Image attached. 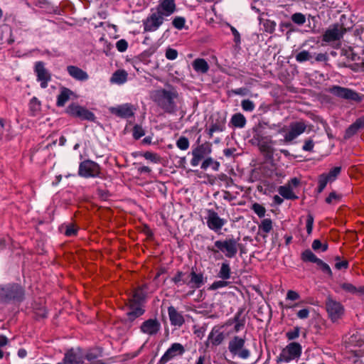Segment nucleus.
<instances>
[{"instance_id":"obj_2","label":"nucleus","mask_w":364,"mask_h":364,"mask_svg":"<svg viewBox=\"0 0 364 364\" xmlns=\"http://www.w3.org/2000/svg\"><path fill=\"white\" fill-rule=\"evenodd\" d=\"M25 297L24 288L17 283H11L0 286V303L21 302Z\"/></svg>"},{"instance_id":"obj_9","label":"nucleus","mask_w":364,"mask_h":364,"mask_svg":"<svg viewBox=\"0 0 364 364\" xmlns=\"http://www.w3.org/2000/svg\"><path fill=\"white\" fill-rule=\"evenodd\" d=\"M212 151V144L205 141L203 144L198 145L193 151V158L191 164L193 166H196L199 164L200 161L205 159Z\"/></svg>"},{"instance_id":"obj_61","label":"nucleus","mask_w":364,"mask_h":364,"mask_svg":"<svg viewBox=\"0 0 364 364\" xmlns=\"http://www.w3.org/2000/svg\"><path fill=\"white\" fill-rule=\"evenodd\" d=\"M85 358L87 360L91 362V364L96 361H101L100 360H97V355L92 352L87 353L85 355Z\"/></svg>"},{"instance_id":"obj_33","label":"nucleus","mask_w":364,"mask_h":364,"mask_svg":"<svg viewBox=\"0 0 364 364\" xmlns=\"http://www.w3.org/2000/svg\"><path fill=\"white\" fill-rule=\"evenodd\" d=\"M362 125L363 121L360 119H358L355 123H353L348 128V129L346 132L345 137L347 138L353 136L358 131V129L362 127Z\"/></svg>"},{"instance_id":"obj_30","label":"nucleus","mask_w":364,"mask_h":364,"mask_svg":"<svg viewBox=\"0 0 364 364\" xmlns=\"http://www.w3.org/2000/svg\"><path fill=\"white\" fill-rule=\"evenodd\" d=\"M127 80V73L124 70H117L115 71L110 79L111 82L122 84Z\"/></svg>"},{"instance_id":"obj_8","label":"nucleus","mask_w":364,"mask_h":364,"mask_svg":"<svg viewBox=\"0 0 364 364\" xmlns=\"http://www.w3.org/2000/svg\"><path fill=\"white\" fill-rule=\"evenodd\" d=\"M66 112L71 117L80 118L81 120L94 121L95 114L87 109L75 103L70 104L66 109Z\"/></svg>"},{"instance_id":"obj_45","label":"nucleus","mask_w":364,"mask_h":364,"mask_svg":"<svg viewBox=\"0 0 364 364\" xmlns=\"http://www.w3.org/2000/svg\"><path fill=\"white\" fill-rule=\"evenodd\" d=\"M184 276H185V273H183V272L178 271V272H177L176 275L171 279V281L175 284H177V285L179 284L181 282H182L183 284H187V282L185 279H183Z\"/></svg>"},{"instance_id":"obj_56","label":"nucleus","mask_w":364,"mask_h":364,"mask_svg":"<svg viewBox=\"0 0 364 364\" xmlns=\"http://www.w3.org/2000/svg\"><path fill=\"white\" fill-rule=\"evenodd\" d=\"M312 248L314 250H318L321 249L323 252L326 251L327 250V245H322L320 240H314L312 243Z\"/></svg>"},{"instance_id":"obj_27","label":"nucleus","mask_w":364,"mask_h":364,"mask_svg":"<svg viewBox=\"0 0 364 364\" xmlns=\"http://www.w3.org/2000/svg\"><path fill=\"white\" fill-rule=\"evenodd\" d=\"M73 94V92L67 88L63 87L60 89V92L58 96L56 105L58 107H63L65 103L69 100L70 95Z\"/></svg>"},{"instance_id":"obj_44","label":"nucleus","mask_w":364,"mask_h":364,"mask_svg":"<svg viewBox=\"0 0 364 364\" xmlns=\"http://www.w3.org/2000/svg\"><path fill=\"white\" fill-rule=\"evenodd\" d=\"M145 134L143 128L138 124H136L133 128V137L135 139H139Z\"/></svg>"},{"instance_id":"obj_48","label":"nucleus","mask_w":364,"mask_h":364,"mask_svg":"<svg viewBox=\"0 0 364 364\" xmlns=\"http://www.w3.org/2000/svg\"><path fill=\"white\" fill-rule=\"evenodd\" d=\"M186 20L183 17H176L173 21V26L177 29H182L184 27Z\"/></svg>"},{"instance_id":"obj_3","label":"nucleus","mask_w":364,"mask_h":364,"mask_svg":"<svg viewBox=\"0 0 364 364\" xmlns=\"http://www.w3.org/2000/svg\"><path fill=\"white\" fill-rule=\"evenodd\" d=\"M306 124L303 121H296L289 124L288 127H283L280 132L282 133L284 141L290 142L305 132Z\"/></svg>"},{"instance_id":"obj_46","label":"nucleus","mask_w":364,"mask_h":364,"mask_svg":"<svg viewBox=\"0 0 364 364\" xmlns=\"http://www.w3.org/2000/svg\"><path fill=\"white\" fill-rule=\"evenodd\" d=\"M311 58V55L310 53L306 51V50H303V51H301L300 53H299L296 55V61L298 62H304V61H306V60H309V59Z\"/></svg>"},{"instance_id":"obj_49","label":"nucleus","mask_w":364,"mask_h":364,"mask_svg":"<svg viewBox=\"0 0 364 364\" xmlns=\"http://www.w3.org/2000/svg\"><path fill=\"white\" fill-rule=\"evenodd\" d=\"M341 172V167L336 166L331 169L328 174L326 176L329 178L331 181H333Z\"/></svg>"},{"instance_id":"obj_18","label":"nucleus","mask_w":364,"mask_h":364,"mask_svg":"<svg viewBox=\"0 0 364 364\" xmlns=\"http://www.w3.org/2000/svg\"><path fill=\"white\" fill-rule=\"evenodd\" d=\"M346 32V29L341 25H334L329 28L324 33L323 40L326 42H331L341 38Z\"/></svg>"},{"instance_id":"obj_54","label":"nucleus","mask_w":364,"mask_h":364,"mask_svg":"<svg viewBox=\"0 0 364 364\" xmlns=\"http://www.w3.org/2000/svg\"><path fill=\"white\" fill-rule=\"evenodd\" d=\"M178 56V52L176 50L168 48L166 50V57L168 60H175Z\"/></svg>"},{"instance_id":"obj_22","label":"nucleus","mask_w":364,"mask_h":364,"mask_svg":"<svg viewBox=\"0 0 364 364\" xmlns=\"http://www.w3.org/2000/svg\"><path fill=\"white\" fill-rule=\"evenodd\" d=\"M168 314L171 325L180 327L185 323L183 316L173 306L168 308Z\"/></svg>"},{"instance_id":"obj_42","label":"nucleus","mask_w":364,"mask_h":364,"mask_svg":"<svg viewBox=\"0 0 364 364\" xmlns=\"http://www.w3.org/2000/svg\"><path fill=\"white\" fill-rule=\"evenodd\" d=\"M328 182H331L326 174H322L318 178V191L319 193L322 192Z\"/></svg>"},{"instance_id":"obj_29","label":"nucleus","mask_w":364,"mask_h":364,"mask_svg":"<svg viewBox=\"0 0 364 364\" xmlns=\"http://www.w3.org/2000/svg\"><path fill=\"white\" fill-rule=\"evenodd\" d=\"M341 287L346 292L356 295H364V286L356 287L350 283L344 282L341 284Z\"/></svg>"},{"instance_id":"obj_38","label":"nucleus","mask_w":364,"mask_h":364,"mask_svg":"<svg viewBox=\"0 0 364 364\" xmlns=\"http://www.w3.org/2000/svg\"><path fill=\"white\" fill-rule=\"evenodd\" d=\"M272 229V221L269 218L264 219L259 225V230L264 233H269Z\"/></svg>"},{"instance_id":"obj_64","label":"nucleus","mask_w":364,"mask_h":364,"mask_svg":"<svg viewBox=\"0 0 364 364\" xmlns=\"http://www.w3.org/2000/svg\"><path fill=\"white\" fill-rule=\"evenodd\" d=\"M314 148V143L311 140L306 141L304 145L303 146V149L304 151H311Z\"/></svg>"},{"instance_id":"obj_58","label":"nucleus","mask_w":364,"mask_h":364,"mask_svg":"<svg viewBox=\"0 0 364 364\" xmlns=\"http://www.w3.org/2000/svg\"><path fill=\"white\" fill-rule=\"evenodd\" d=\"M300 298L299 294L293 290H289L287 293V299L291 301H295Z\"/></svg>"},{"instance_id":"obj_28","label":"nucleus","mask_w":364,"mask_h":364,"mask_svg":"<svg viewBox=\"0 0 364 364\" xmlns=\"http://www.w3.org/2000/svg\"><path fill=\"white\" fill-rule=\"evenodd\" d=\"M225 123L224 119H218L215 122H213L207 131L209 138H212L215 132H223L225 129Z\"/></svg>"},{"instance_id":"obj_59","label":"nucleus","mask_w":364,"mask_h":364,"mask_svg":"<svg viewBox=\"0 0 364 364\" xmlns=\"http://www.w3.org/2000/svg\"><path fill=\"white\" fill-rule=\"evenodd\" d=\"M264 26L266 31L271 33L275 30L276 23L272 21H267Z\"/></svg>"},{"instance_id":"obj_5","label":"nucleus","mask_w":364,"mask_h":364,"mask_svg":"<svg viewBox=\"0 0 364 364\" xmlns=\"http://www.w3.org/2000/svg\"><path fill=\"white\" fill-rule=\"evenodd\" d=\"M101 168L100 165L90 159L85 160L80 164L78 174L84 178H95L100 176Z\"/></svg>"},{"instance_id":"obj_21","label":"nucleus","mask_w":364,"mask_h":364,"mask_svg":"<svg viewBox=\"0 0 364 364\" xmlns=\"http://www.w3.org/2000/svg\"><path fill=\"white\" fill-rule=\"evenodd\" d=\"M147 285L143 284L135 288L132 295L127 299V301H135L136 303L142 304L146 298L145 290L147 289Z\"/></svg>"},{"instance_id":"obj_52","label":"nucleus","mask_w":364,"mask_h":364,"mask_svg":"<svg viewBox=\"0 0 364 364\" xmlns=\"http://www.w3.org/2000/svg\"><path fill=\"white\" fill-rule=\"evenodd\" d=\"M228 284H229L228 282L223 280V281H216V282H214L210 285V287H209V289L215 290L219 288L227 287L228 285Z\"/></svg>"},{"instance_id":"obj_10","label":"nucleus","mask_w":364,"mask_h":364,"mask_svg":"<svg viewBox=\"0 0 364 364\" xmlns=\"http://www.w3.org/2000/svg\"><path fill=\"white\" fill-rule=\"evenodd\" d=\"M186 350L184 346L179 343H174L166 350L159 361V364H166L177 356L184 354Z\"/></svg>"},{"instance_id":"obj_63","label":"nucleus","mask_w":364,"mask_h":364,"mask_svg":"<svg viewBox=\"0 0 364 364\" xmlns=\"http://www.w3.org/2000/svg\"><path fill=\"white\" fill-rule=\"evenodd\" d=\"M335 267L338 269H346L348 267V262L345 260L337 262L335 264Z\"/></svg>"},{"instance_id":"obj_1","label":"nucleus","mask_w":364,"mask_h":364,"mask_svg":"<svg viewBox=\"0 0 364 364\" xmlns=\"http://www.w3.org/2000/svg\"><path fill=\"white\" fill-rule=\"evenodd\" d=\"M178 93L177 90L171 87L170 90L162 89L156 90L154 96V101L165 112L173 114L176 110L175 100L178 99Z\"/></svg>"},{"instance_id":"obj_35","label":"nucleus","mask_w":364,"mask_h":364,"mask_svg":"<svg viewBox=\"0 0 364 364\" xmlns=\"http://www.w3.org/2000/svg\"><path fill=\"white\" fill-rule=\"evenodd\" d=\"M41 102L36 97L30 100L29 107L32 115H36L41 111Z\"/></svg>"},{"instance_id":"obj_6","label":"nucleus","mask_w":364,"mask_h":364,"mask_svg":"<svg viewBox=\"0 0 364 364\" xmlns=\"http://www.w3.org/2000/svg\"><path fill=\"white\" fill-rule=\"evenodd\" d=\"M302 347L299 343L291 342L284 348L279 355V360L289 363L298 359L301 354Z\"/></svg>"},{"instance_id":"obj_7","label":"nucleus","mask_w":364,"mask_h":364,"mask_svg":"<svg viewBox=\"0 0 364 364\" xmlns=\"http://www.w3.org/2000/svg\"><path fill=\"white\" fill-rule=\"evenodd\" d=\"M328 316L333 323L341 319L345 313L344 306L338 301L328 299L326 303Z\"/></svg>"},{"instance_id":"obj_24","label":"nucleus","mask_w":364,"mask_h":364,"mask_svg":"<svg viewBox=\"0 0 364 364\" xmlns=\"http://www.w3.org/2000/svg\"><path fill=\"white\" fill-rule=\"evenodd\" d=\"M190 281L187 282V284L191 285L193 288H200L204 284V277L202 273L197 274L194 270H192L190 273Z\"/></svg>"},{"instance_id":"obj_12","label":"nucleus","mask_w":364,"mask_h":364,"mask_svg":"<svg viewBox=\"0 0 364 364\" xmlns=\"http://www.w3.org/2000/svg\"><path fill=\"white\" fill-rule=\"evenodd\" d=\"M245 344V340L238 336H235L229 343L228 348L234 355H238L242 358H247L249 356V351L242 349Z\"/></svg>"},{"instance_id":"obj_15","label":"nucleus","mask_w":364,"mask_h":364,"mask_svg":"<svg viewBox=\"0 0 364 364\" xmlns=\"http://www.w3.org/2000/svg\"><path fill=\"white\" fill-rule=\"evenodd\" d=\"M126 306L129 309L127 313V318L131 322L142 316L145 312L142 304L127 301Z\"/></svg>"},{"instance_id":"obj_19","label":"nucleus","mask_w":364,"mask_h":364,"mask_svg":"<svg viewBox=\"0 0 364 364\" xmlns=\"http://www.w3.org/2000/svg\"><path fill=\"white\" fill-rule=\"evenodd\" d=\"M207 225L215 232L220 230L225 225V220L218 216V214L213 210L208 211Z\"/></svg>"},{"instance_id":"obj_39","label":"nucleus","mask_w":364,"mask_h":364,"mask_svg":"<svg viewBox=\"0 0 364 364\" xmlns=\"http://www.w3.org/2000/svg\"><path fill=\"white\" fill-rule=\"evenodd\" d=\"M302 259L304 261L312 262L316 263H322V261L316 257V256L311 251L306 250L302 253Z\"/></svg>"},{"instance_id":"obj_23","label":"nucleus","mask_w":364,"mask_h":364,"mask_svg":"<svg viewBox=\"0 0 364 364\" xmlns=\"http://www.w3.org/2000/svg\"><path fill=\"white\" fill-rule=\"evenodd\" d=\"M67 71L72 77L77 80L85 81L88 79L87 73L77 66L68 65Z\"/></svg>"},{"instance_id":"obj_11","label":"nucleus","mask_w":364,"mask_h":364,"mask_svg":"<svg viewBox=\"0 0 364 364\" xmlns=\"http://www.w3.org/2000/svg\"><path fill=\"white\" fill-rule=\"evenodd\" d=\"M165 18L156 11L152 12L144 21V30L145 32L156 31L164 23Z\"/></svg>"},{"instance_id":"obj_57","label":"nucleus","mask_w":364,"mask_h":364,"mask_svg":"<svg viewBox=\"0 0 364 364\" xmlns=\"http://www.w3.org/2000/svg\"><path fill=\"white\" fill-rule=\"evenodd\" d=\"M313 225H314V218L312 217V215H309L307 216L306 222V231L309 235H310L312 232Z\"/></svg>"},{"instance_id":"obj_53","label":"nucleus","mask_w":364,"mask_h":364,"mask_svg":"<svg viewBox=\"0 0 364 364\" xmlns=\"http://www.w3.org/2000/svg\"><path fill=\"white\" fill-rule=\"evenodd\" d=\"M116 47L119 52H124L128 48V43L124 39L118 41Z\"/></svg>"},{"instance_id":"obj_31","label":"nucleus","mask_w":364,"mask_h":364,"mask_svg":"<svg viewBox=\"0 0 364 364\" xmlns=\"http://www.w3.org/2000/svg\"><path fill=\"white\" fill-rule=\"evenodd\" d=\"M230 122L235 127L242 128L246 124V119L241 113H236L232 115Z\"/></svg>"},{"instance_id":"obj_34","label":"nucleus","mask_w":364,"mask_h":364,"mask_svg":"<svg viewBox=\"0 0 364 364\" xmlns=\"http://www.w3.org/2000/svg\"><path fill=\"white\" fill-rule=\"evenodd\" d=\"M208 339L210 341L211 343L215 346H218L222 343L224 339V336L223 333H220L218 331H212L208 337Z\"/></svg>"},{"instance_id":"obj_14","label":"nucleus","mask_w":364,"mask_h":364,"mask_svg":"<svg viewBox=\"0 0 364 364\" xmlns=\"http://www.w3.org/2000/svg\"><path fill=\"white\" fill-rule=\"evenodd\" d=\"M331 92L334 95L343 99L350 100L357 102L361 100L360 97L357 92L346 87L334 86L332 88H331Z\"/></svg>"},{"instance_id":"obj_13","label":"nucleus","mask_w":364,"mask_h":364,"mask_svg":"<svg viewBox=\"0 0 364 364\" xmlns=\"http://www.w3.org/2000/svg\"><path fill=\"white\" fill-rule=\"evenodd\" d=\"M34 71L36 74L37 79L41 82V87L46 88L48 82L51 80V75L45 68V64L42 61L36 62L35 64Z\"/></svg>"},{"instance_id":"obj_17","label":"nucleus","mask_w":364,"mask_h":364,"mask_svg":"<svg viewBox=\"0 0 364 364\" xmlns=\"http://www.w3.org/2000/svg\"><path fill=\"white\" fill-rule=\"evenodd\" d=\"M176 10L175 0H161L156 11L164 18L171 16Z\"/></svg>"},{"instance_id":"obj_36","label":"nucleus","mask_w":364,"mask_h":364,"mask_svg":"<svg viewBox=\"0 0 364 364\" xmlns=\"http://www.w3.org/2000/svg\"><path fill=\"white\" fill-rule=\"evenodd\" d=\"M230 273L231 272L229 264L227 263H223L218 277L223 280H226L230 277Z\"/></svg>"},{"instance_id":"obj_20","label":"nucleus","mask_w":364,"mask_h":364,"mask_svg":"<svg viewBox=\"0 0 364 364\" xmlns=\"http://www.w3.org/2000/svg\"><path fill=\"white\" fill-rule=\"evenodd\" d=\"M134 109L133 105L130 104H124L116 107H112L110 109V112L113 114L121 118H129L134 116Z\"/></svg>"},{"instance_id":"obj_47","label":"nucleus","mask_w":364,"mask_h":364,"mask_svg":"<svg viewBox=\"0 0 364 364\" xmlns=\"http://www.w3.org/2000/svg\"><path fill=\"white\" fill-rule=\"evenodd\" d=\"M252 208L259 218H262L264 216L266 210L264 207H263L262 205L258 203H255L253 204Z\"/></svg>"},{"instance_id":"obj_50","label":"nucleus","mask_w":364,"mask_h":364,"mask_svg":"<svg viewBox=\"0 0 364 364\" xmlns=\"http://www.w3.org/2000/svg\"><path fill=\"white\" fill-rule=\"evenodd\" d=\"M2 32H4L6 34H8L9 35V38L4 41L3 37H1V38H0L1 43H4L6 42L9 45L12 44L14 42V39L11 36H12L11 35L12 34L11 33V29L10 28H9V27H6L4 28V30L2 31Z\"/></svg>"},{"instance_id":"obj_40","label":"nucleus","mask_w":364,"mask_h":364,"mask_svg":"<svg viewBox=\"0 0 364 364\" xmlns=\"http://www.w3.org/2000/svg\"><path fill=\"white\" fill-rule=\"evenodd\" d=\"M79 228L74 223H70L65 226V235L68 237L75 236Z\"/></svg>"},{"instance_id":"obj_37","label":"nucleus","mask_w":364,"mask_h":364,"mask_svg":"<svg viewBox=\"0 0 364 364\" xmlns=\"http://www.w3.org/2000/svg\"><path fill=\"white\" fill-rule=\"evenodd\" d=\"M140 155L144 157L146 160H149L154 164H159L161 161V157L156 153L145 151L140 154Z\"/></svg>"},{"instance_id":"obj_51","label":"nucleus","mask_w":364,"mask_h":364,"mask_svg":"<svg viewBox=\"0 0 364 364\" xmlns=\"http://www.w3.org/2000/svg\"><path fill=\"white\" fill-rule=\"evenodd\" d=\"M299 328L295 327L293 330L287 332L286 336L289 340H294L299 336Z\"/></svg>"},{"instance_id":"obj_25","label":"nucleus","mask_w":364,"mask_h":364,"mask_svg":"<svg viewBox=\"0 0 364 364\" xmlns=\"http://www.w3.org/2000/svg\"><path fill=\"white\" fill-rule=\"evenodd\" d=\"M62 364H83V360L82 358L75 353L73 350H70L65 354Z\"/></svg>"},{"instance_id":"obj_41","label":"nucleus","mask_w":364,"mask_h":364,"mask_svg":"<svg viewBox=\"0 0 364 364\" xmlns=\"http://www.w3.org/2000/svg\"><path fill=\"white\" fill-rule=\"evenodd\" d=\"M189 141L186 136H180L176 141V146L181 150H187L189 148Z\"/></svg>"},{"instance_id":"obj_43","label":"nucleus","mask_w":364,"mask_h":364,"mask_svg":"<svg viewBox=\"0 0 364 364\" xmlns=\"http://www.w3.org/2000/svg\"><path fill=\"white\" fill-rule=\"evenodd\" d=\"M291 20L297 25H303L306 22V16L301 13H295L291 16Z\"/></svg>"},{"instance_id":"obj_62","label":"nucleus","mask_w":364,"mask_h":364,"mask_svg":"<svg viewBox=\"0 0 364 364\" xmlns=\"http://www.w3.org/2000/svg\"><path fill=\"white\" fill-rule=\"evenodd\" d=\"M213 163V159H211L210 157H208L206 159H205V160L203 161V162L201 164V168L202 169H206L207 168H208Z\"/></svg>"},{"instance_id":"obj_60","label":"nucleus","mask_w":364,"mask_h":364,"mask_svg":"<svg viewBox=\"0 0 364 364\" xmlns=\"http://www.w3.org/2000/svg\"><path fill=\"white\" fill-rule=\"evenodd\" d=\"M309 315V311L308 309H303L299 310L297 312V316H298V318H299L301 319H304V318H308Z\"/></svg>"},{"instance_id":"obj_4","label":"nucleus","mask_w":364,"mask_h":364,"mask_svg":"<svg viewBox=\"0 0 364 364\" xmlns=\"http://www.w3.org/2000/svg\"><path fill=\"white\" fill-rule=\"evenodd\" d=\"M208 250L214 254L221 251L225 253L226 257H232L237 252V242L233 239L225 240L224 241L218 240L215 242V247H208Z\"/></svg>"},{"instance_id":"obj_26","label":"nucleus","mask_w":364,"mask_h":364,"mask_svg":"<svg viewBox=\"0 0 364 364\" xmlns=\"http://www.w3.org/2000/svg\"><path fill=\"white\" fill-rule=\"evenodd\" d=\"M195 71L202 74L206 73L209 70V65L203 58H196L192 63Z\"/></svg>"},{"instance_id":"obj_32","label":"nucleus","mask_w":364,"mask_h":364,"mask_svg":"<svg viewBox=\"0 0 364 364\" xmlns=\"http://www.w3.org/2000/svg\"><path fill=\"white\" fill-rule=\"evenodd\" d=\"M278 191L279 193L286 199H294L296 198L292 191V188L289 186L286 185L280 186Z\"/></svg>"},{"instance_id":"obj_55","label":"nucleus","mask_w":364,"mask_h":364,"mask_svg":"<svg viewBox=\"0 0 364 364\" xmlns=\"http://www.w3.org/2000/svg\"><path fill=\"white\" fill-rule=\"evenodd\" d=\"M340 196L337 195L336 193L333 192L329 194V196L326 198V203L331 204V203H336L339 201Z\"/></svg>"},{"instance_id":"obj_16","label":"nucleus","mask_w":364,"mask_h":364,"mask_svg":"<svg viewBox=\"0 0 364 364\" xmlns=\"http://www.w3.org/2000/svg\"><path fill=\"white\" fill-rule=\"evenodd\" d=\"M160 329L161 323L156 318H149L144 321L140 326V331L149 336L156 335Z\"/></svg>"}]
</instances>
